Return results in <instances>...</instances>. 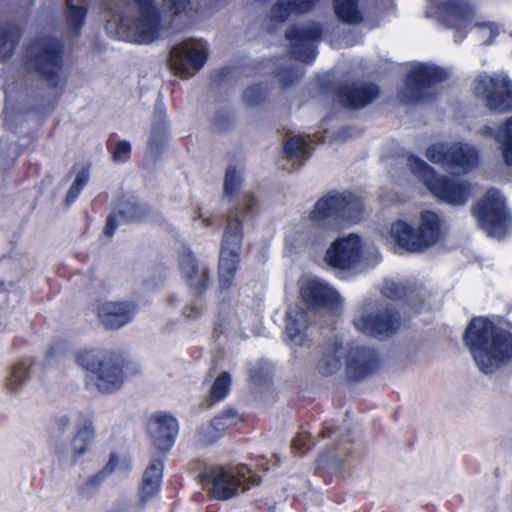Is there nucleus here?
<instances>
[{"label":"nucleus","instance_id":"1","mask_svg":"<svg viewBox=\"0 0 512 512\" xmlns=\"http://www.w3.org/2000/svg\"><path fill=\"white\" fill-rule=\"evenodd\" d=\"M464 341L477 367L484 373H493L512 360V334L487 318H473L464 333Z\"/></svg>","mask_w":512,"mask_h":512},{"label":"nucleus","instance_id":"2","mask_svg":"<svg viewBox=\"0 0 512 512\" xmlns=\"http://www.w3.org/2000/svg\"><path fill=\"white\" fill-rule=\"evenodd\" d=\"M146 429L154 447L162 453V457L152 459L143 473L140 487L142 502L148 501L160 491L164 457L175 443L179 423L171 414L160 411L151 415Z\"/></svg>","mask_w":512,"mask_h":512},{"label":"nucleus","instance_id":"3","mask_svg":"<svg viewBox=\"0 0 512 512\" xmlns=\"http://www.w3.org/2000/svg\"><path fill=\"white\" fill-rule=\"evenodd\" d=\"M76 363L93 374L94 384L101 393L119 390L125 380L128 360L120 351L84 349L75 356Z\"/></svg>","mask_w":512,"mask_h":512},{"label":"nucleus","instance_id":"4","mask_svg":"<svg viewBox=\"0 0 512 512\" xmlns=\"http://www.w3.org/2000/svg\"><path fill=\"white\" fill-rule=\"evenodd\" d=\"M379 260L377 247L354 233L336 238L324 255V262L329 267L354 274L362 272Z\"/></svg>","mask_w":512,"mask_h":512},{"label":"nucleus","instance_id":"5","mask_svg":"<svg viewBox=\"0 0 512 512\" xmlns=\"http://www.w3.org/2000/svg\"><path fill=\"white\" fill-rule=\"evenodd\" d=\"M362 217L363 204L351 192L327 194L315 203L310 213L315 226L331 231L356 224Z\"/></svg>","mask_w":512,"mask_h":512},{"label":"nucleus","instance_id":"6","mask_svg":"<svg viewBox=\"0 0 512 512\" xmlns=\"http://www.w3.org/2000/svg\"><path fill=\"white\" fill-rule=\"evenodd\" d=\"M63 57V42L50 35L32 39L25 48L26 67L52 88H57L59 85Z\"/></svg>","mask_w":512,"mask_h":512},{"label":"nucleus","instance_id":"7","mask_svg":"<svg viewBox=\"0 0 512 512\" xmlns=\"http://www.w3.org/2000/svg\"><path fill=\"white\" fill-rule=\"evenodd\" d=\"M445 231L444 220L437 213L427 210L421 213L417 230L404 221H397L391 226L390 233L400 247L410 252H421L438 243Z\"/></svg>","mask_w":512,"mask_h":512},{"label":"nucleus","instance_id":"8","mask_svg":"<svg viewBox=\"0 0 512 512\" xmlns=\"http://www.w3.org/2000/svg\"><path fill=\"white\" fill-rule=\"evenodd\" d=\"M355 329L376 338H388L397 333L402 320L397 311L377 300H366L353 317Z\"/></svg>","mask_w":512,"mask_h":512},{"label":"nucleus","instance_id":"9","mask_svg":"<svg viewBox=\"0 0 512 512\" xmlns=\"http://www.w3.org/2000/svg\"><path fill=\"white\" fill-rule=\"evenodd\" d=\"M202 480L212 485V497L225 501L235 497L239 491H246L251 486L258 485L260 476L247 465L235 467L215 466L202 474Z\"/></svg>","mask_w":512,"mask_h":512},{"label":"nucleus","instance_id":"10","mask_svg":"<svg viewBox=\"0 0 512 512\" xmlns=\"http://www.w3.org/2000/svg\"><path fill=\"white\" fill-rule=\"evenodd\" d=\"M410 171L417 176L427 189L440 201L451 205H463L471 196V186L465 181L438 177L423 160L410 155L407 158Z\"/></svg>","mask_w":512,"mask_h":512},{"label":"nucleus","instance_id":"11","mask_svg":"<svg viewBox=\"0 0 512 512\" xmlns=\"http://www.w3.org/2000/svg\"><path fill=\"white\" fill-rule=\"evenodd\" d=\"M243 241V224L238 218L229 219L225 227L218 264V281L221 290L231 288L240 262Z\"/></svg>","mask_w":512,"mask_h":512},{"label":"nucleus","instance_id":"12","mask_svg":"<svg viewBox=\"0 0 512 512\" xmlns=\"http://www.w3.org/2000/svg\"><path fill=\"white\" fill-rule=\"evenodd\" d=\"M427 14L447 28L455 29L454 41L460 43L465 39L477 9L470 0H440L428 8Z\"/></svg>","mask_w":512,"mask_h":512},{"label":"nucleus","instance_id":"13","mask_svg":"<svg viewBox=\"0 0 512 512\" xmlns=\"http://www.w3.org/2000/svg\"><path fill=\"white\" fill-rule=\"evenodd\" d=\"M426 157L434 164L456 173H467L477 167L479 153L469 143H436L427 149Z\"/></svg>","mask_w":512,"mask_h":512},{"label":"nucleus","instance_id":"14","mask_svg":"<svg viewBox=\"0 0 512 512\" xmlns=\"http://www.w3.org/2000/svg\"><path fill=\"white\" fill-rule=\"evenodd\" d=\"M473 215L478 226L490 237L502 238L509 227L510 218L505 209L504 198L497 189L491 188L487 191L473 208Z\"/></svg>","mask_w":512,"mask_h":512},{"label":"nucleus","instance_id":"15","mask_svg":"<svg viewBox=\"0 0 512 512\" xmlns=\"http://www.w3.org/2000/svg\"><path fill=\"white\" fill-rule=\"evenodd\" d=\"M447 76L445 70L432 64L412 65L406 76L404 88L399 93L400 101L413 103L428 99L433 95V86L444 81Z\"/></svg>","mask_w":512,"mask_h":512},{"label":"nucleus","instance_id":"16","mask_svg":"<svg viewBox=\"0 0 512 512\" xmlns=\"http://www.w3.org/2000/svg\"><path fill=\"white\" fill-rule=\"evenodd\" d=\"M472 89L475 95L485 98L488 109L499 113L512 111V80L504 72L479 74Z\"/></svg>","mask_w":512,"mask_h":512},{"label":"nucleus","instance_id":"17","mask_svg":"<svg viewBox=\"0 0 512 512\" xmlns=\"http://www.w3.org/2000/svg\"><path fill=\"white\" fill-rule=\"evenodd\" d=\"M300 295L303 302L312 309H326L331 313H337L341 309L339 293L319 278L303 280L300 284Z\"/></svg>","mask_w":512,"mask_h":512},{"label":"nucleus","instance_id":"18","mask_svg":"<svg viewBox=\"0 0 512 512\" xmlns=\"http://www.w3.org/2000/svg\"><path fill=\"white\" fill-rule=\"evenodd\" d=\"M208 58L204 49L191 47L188 42H181L172 47L170 52V67L180 77H189L199 71Z\"/></svg>","mask_w":512,"mask_h":512},{"label":"nucleus","instance_id":"19","mask_svg":"<svg viewBox=\"0 0 512 512\" xmlns=\"http://www.w3.org/2000/svg\"><path fill=\"white\" fill-rule=\"evenodd\" d=\"M179 269L187 286L197 295L206 291L210 283L209 268L198 261L194 253L184 247L178 258Z\"/></svg>","mask_w":512,"mask_h":512},{"label":"nucleus","instance_id":"20","mask_svg":"<svg viewBox=\"0 0 512 512\" xmlns=\"http://www.w3.org/2000/svg\"><path fill=\"white\" fill-rule=\"evenodd\" d=\"M321 33V27L314 22L290 28V58L295 56L302 63L312 61L315 57L314 42L320 38Z\"/></svg>","mask_w":512,"mask_h":512},{"label":"nucleus","instance_id":"21","mask_svg":"<svg viewBox=\"0 0 512 512\" xmlns=\"http://www.w3.org/2000/svg\"><path fill=\"white\" fill-rule=\"evenodd\" d=\"M137 306L128 301H106L98 305L97 317L107 330H117L132 321Z\"/></svg>","mask_w":512,"mask_h":512},{"label":"nucleus","instance_id":"22","mask_svg":"<svg viewBox=\"0 0 512 512\" xmlns=\"http://www.w3.org/2000/svg\"><path fill=\"white\" fill-rule=\"evenodd\" d=\"M118 206V210L113 211L106 218L103 234L108 238L114 235L118 226V218L124 223H139L144 221L151 212L148 204L130 199L121 200Z\"/></svg>","mask_w":512,"mask_h":512},{"label":"nucleus","instance_id":"23","mask_svg":"<svg viewBox=\"0 0 512 512\" xmlns=\"http://www.w3.org/2000/svg\"><path fill=\"white\" fill-rule=\"evenodd\" d=\"M377 367L378 357L373 349L353 346L348 350L346 372L349 379L358 381L375 372Z\"/></svg>","mask_w":512,"mask_h":512},{"label":"nucleus","instance_id":"24","mask_svg":"<svg viewBox=\"0 0 512 512\" xmlns=\"http://www.w3.org/2000/svg\"><path fill=\"white\" fill-rule=\"evenodd\" d=\"M345 353L343 337L333 334L325 339L319 348V357L316 369L323 376L337 373L342 367V358Z\"/></svg>","mask_w":512,"mask_h":512},{"label":"nucleus","instance_id":"25","mask_svg":"<svg viewBox=\"0 0 512 512\" xmlns=\"http://www.w3.org/2000/svg\"><path fill=\"white\" fill-rule=\"evenodd\" d=\"M162 29L160 12L139 14L128 27L126 38L136 44H150L158 39Z\"/></svg>","mask_w":512,"mask_h":512},{"label":"nucleus","instance_id":"26","mask_svg":"<svg viewBox=\"0 0 512 512\" xmlns=\"http://www.w3.org/2000/svg\"><path fill=\"white\" fill-rule=\"evenodd\" d=\"M379 93L376 85L366 82L354 83L344 86L339 91L341 104L350 109H360L370 104Z\"/></svg>","mask_w":512,"mask_h":512},{"label":"nucleus","instance_id":"27","mask_svg":"<svg viewBox=\"0 0 512 512\" xmlns=\"http://www.w3.org/2000/svg\"><path fill=\"white\" fill-rule=\"evenodd\" d=\"M94 438L95 429L92 415L80 413L76 422V431L71 440L73 463H76L89 451Z\"/></svg>","mask_w":512,"mask_h":512},{"label":"nucleus","instance_id":"28","mask_svg":"<svg viewBox=\"0 0 512 512\" xmlns=\"http://www.w3.org/2000/svg\"><path fill=\"white\" fill-rule=\"evenodd\" d=\"M482 136H494L505 165L512 167V116L507 118L496 131L490 126L480 129Z\"/></svg>","mask_w":512,"mask_h":512},{"label":"nucleus","instance_id":"29","mask_svg":"<svg viewBox=\"0 0 512 512\" xmlns=\"http://www.w3.org/2000/svg\"><path fill=\"white\" fill-rule=\"evenodd\" d=\"M20 29L11 24L0 25V61L10 59L20 41Z\"/></svg>","mask_w":512,"mask_h":512},{"label":"nucleus","instance_id":"30","mask_svg":"<svg viewBox=\"0 0 512 512\" xmlns=\"http://www.w3.org/2000/svg\"><path fill=\"white\" fill-rule=\"evenodd\" d=\"M87 14L86 6L76 5L71 0H66L65 19L73 36H80Z\"/></svg>","mask_w":512,"mask_h":512},{"label":"nucleus","instance_id":"31","mask_svg":"<svg viewBox=\"0 0 512 512\" xmlns=\"http://www.w3.org/2000/svg\"><path fill=\"white\" fill-rule=\"evenodd\" d=\"M275 375V367L267 361H259L249 370V383L256 387L262 388L272 384Z\"/></svg>","mask_w":512,"mask_h":512},{"label":"nucleus","instance_id":"32","mask_svg":"<svg viewBox=\"0 0 512 512\" xmlns=\"http://www.w3.org/2000/svg\"><path fill=\"white\" fill-rule=\"evenodd\" d=\"M360 0H334L335 15L346 24H357L362 20L358 9Z\"/></svg>","mask_w":512,"mask_h":512},{"label":"nucleus","instance_id":"33","mask_svg":"<svg viewBox=\"0 0 512 512\" xmlns=\"http://www.w3.org/2000/svg\"><path fill=\"white\" fill-rule=\"evenodd\" d=\"M307 328L308 318L306 313H298L293 322H290V347L292 345L306 346L310 344V339L306 333Z\"/></svg>","mask_w":512,"mask_h":512},{"label":"nucleus","instance_id":"34","mask_svg":"<svg viewBox=\"0 0 512 512\" xmlns=\"http://www.w3.org/2000/svg\"><path fill=\"white\" fill-rule=\"evenodd\" d=\"M473 30L478 41L483 44H491L499 33V28L494 22L481 20L476 14L473 23L468 27V32Z\"/></svg>","mask_w":512,"mask_h":512},{"label":"nucleus","instance_id":"35","mask_svg":"<svg viewBox=\"0 0 512 512\" xmlns=\"http://www.w3.org/2000/svg\"><path fill=\"white\" fill-rule=\"evenodd\" d=\"M90 178V164L87 163L76 174V177L65 196V204L70 206L79 197Z\"/></svg>","mask_w":512,"mask_h":512},{"label":"nucleus","instance_id":"36","mask_svg":"<svg viewBox=\"0 0 512 512\" xmlns=\"http://www.w3.org/2000/svg\"><path fill=\"white\" fill-rule=\"evenodd\" d=\"M119 463V458L116 453H111L108 462L106 465L98 471L96 474L89 477L85 483L82 485V491H89L90 489L95 490L99 487V485L105 480V478L110 475L117 467Z\"/></svg>","mask_w":512,"mask_h":512},{"label":"nucleus","instance_id":"37","mask_svg":"<svg viewBox=\"0 0 512 512\" xmlns=\"http://www.w3.org/2000/svg\"><path fill=\"white\" fill-rule=\"evenodd\" d=\"M30 363L19 361L13 365L10 375L6 380V388L11 391H17L29 378Z\"/></svg>","mask_w":512,"mask_h":512},{"label":"nucleus","instance_id":"38","mask_svg":"<svg viewBox=\"0 0 512 512\" xmlns=\"http://www.w3.org/2000/svg\"><path fill=\"white\" fill-rule=\"evenodd\" d=\"M290 163L297 162L301 166L310 157V146L308 140L300 135L290 136Z\"/></svg>","mask_w":512,"mask_h":512},{"label":"nucleus","instance_id":"39","mask_svg":"<svg viewBox=\"0 0 512 512\" xmlns=\"http://www.w3.org/2000/svg\"><path fill=\"white\" fill-rule=\"evenodd\" d=\"M269 94V88L262 83H256L248 86L242 95L246 106L254 107L263 104Z\"/></svg>","mask_w":512,"mask_h":512},{"label":"nucleus","instance_id":"40","mask_svg":"<svg viewBox=\"0 0 512 512\" xmlns=\"http://www.w3.org/2000/svg\"><path fill=\"white\" fill-rule=\"evenodd\" d=\"M231 376L228 372H221L214 380L209 396L213 402H220L224 400L230 392L231 388Z\"/></svg>","mask_w":512,"mask_h":512},{"label":"nucleus","instance_id":"41","mask_svg":"<svg viewBox=\"0 0 512 512\" xmlns=\"http://www.w3.org/2000/svg\"><path fill=\"white\" fill-rule=\"evenodd\" d=\"M242 185V177L238 174L235 166H228L224 179V195L229 199H234Z\"/></svg>","mask_w":512,"mask_h":512},{"label":"nucleus","instance_id":"42","mask_svg":"<svg viewBox=\"0 0 512 512\" xmlns=\"http://www.w3.org/2000/svg\"><path fill=\"white\" fill-rule=\"evenodd\" d=\"M241 421H243V419L238 415L237 411L229 408L224 410L220 415L214 417L211 420V425L217 431H225Z\"/></svg>","mask_w":512,"mask_h":512},{"label":"nucleus","instance_id":"43","mask_svg":"<svg viewBox=\"0 0 512 512\" xmlns=\"http://www.w3.org/2000/svg\"><path fill=\"white\" fill-rule=\"evenodd\" d=\"M107 149L111 153L113 162L124 163L131 158L132 147L126 140H120L114 144L109 140L107 142Z\"/></svg>","mask_w":512,"mask_h":512},{"label":"nucleus","instance_id":"44","mask_svg":"<svg viewBox=\"0 0 512 512\" xmlns=\"http://www.w3.org/2000/svg\"><path fill=\"white\" fill-rule=\"evenodd\" d=\"M239 213L244 217H253L257 213L258 200L251 192L242 194L239 203Z\"/></svg>","mask_w":512,"mask_h":512},{"label":"nucleus","instance_id":"45","mask_svg":"<svg viewBox=\"0 0 512 512\" xmlns=\"http://www.w3.org/2000/svg\"><path fill=\"white\" fill-rule=\"evenodd\" d=\"M190 4V0H162V9L166 14L178 16L182 14Z\"/></svg>","mask_w":512,"mask_h":512},{"label":"nucleus","instance_id":"46","mask_svg":"<svg viewBox=\"0 0 512 512\" xmlns=\"http://www.w3.org/2000/svg\"><path fill=\"white\" fill-rule=\"evenodd\" d=\"M382 294L391 299H399L406 295L405 287L394 281H385L381 288Z\"/></svg>","mask_w":512,"mask_h":512},{"label":"nucleus","instance_id":"47","mask_svg":"<svg viewBox=\"0 0 512 512\" xmlns=\"http://www.w3.org/2000/svg\"><path fill=\"white\" fill-rule=\"evenodd\" d=\"M319 0H290V14L304 13L313 9Z\"/></svg>","mask_w":512,"mask_h":512},{"label":"nucleus","instance_id":"48","mask_svg":"<svg viewBox=\"0 0 512 512\" xmlns=\"http://www.w3.org/2000/svg\"><path fill=\"white\" fill-rule=\"evenodd\" d=\"M273 76L278 80L282 89L288 88V64L278 65L273 71Z\"/></svg>","mask_w":512,"mask_h":512},{"label":"nucleus","instance_id":"49","mask_svg":"<svg viewBox=\"0 0 512 512\" xmlns=\"http://www.w3.org/2000/svg\"><path fill=\"white\" fill-rule=\"evenodd\" d=\"M230 74H231V67H229V66L221 67L220 69L216 70L211 75V84H213L217 87L221 86L227 80V78L229 77Z\"/></svg>","mask_w":512,"mask_h":512},{"label":"nucleus","instance_id":"50","mask_svg":"<svg viewBox=\"0 0 512 512\" xmlns=\"http://www.w3.org/2000/svg\"><path fill=\"white\" fill-rule=\"evenodd\" d=\"M290 447L303 454L310 448L309 437L306 434H298L290 443Z\"/></svg>","mask_w":512,"mask_h":512},{"label":"nucleus","instance_id":"51","mask_svg":"<svg viewBox=\"0 0 512 512\" xmlns=\"http://www.w3.org/2000/svg\"><path fill=\"white\" fill-rule=\"evenodd\" d=\"M70 426V418L66 415L58 416L54 419L51 427L52 434H63Z\"/></svg>","mask_w":512,"mask_h":512},{"label":"nucleus","instance_id":"52","mask_svg":"<svg viewBox=\"0 0 512 512\" xmlns=\"http://www.w3.org/2000/svg\"><path fill=\"white\" fill-rule=\"evenodd\" d=\"M139 10V14L159 12L155 0H131Z\"/></svg>","mask_w":512,"mask_h":512},{"label":"nucleus","instance_id":"53","mask_svg":"<svg viewBox=\"0 0 512 512\" xmlns=\"http://www.w3.org/2000/svg\"><path fill=\"white\" fill-rule=\"evenodd\" d=\"M183 314L187 318H197L200 315V309L196 305H187L183 309Z\"/></svg>","mask_w":512,"mask_h":512},{"label":"nucleus","instance_id":"54","mask_svg":"<svg viewBox=\"0 0 512 512\" xmlns=\"http://www.w3.org/2000/svg\"><path fill=\"white\" fill-rule=\"evenodd\" d=\"M281 156L283 160H288V132L283 135Z\"/></svg>","mask_w":512,"mask_h":512},{"label":"nucleus","instance_id":"55","mask_svg":"<svg viewBox=\"0 0 512 512\" xmlns=\"http://www.w3.org/2000/svg\"><path fill=\"white\" fill-rule=\"evenodd\" d=\"M202 223H203V225H204V226H206V227H210V226H212V225H213V221H212V219H211V218H209V217H208V218H204V219L202 220Z\"/></svg>","mask_w":512,"mask_h":512},{"label":"nucleus","instance_id":"56","mask_svg":"<svg viewBox=\"0 0 512 512\" xmlns=\"http://www.w3.org/2000/svg\"><path fill=\"white\" fill-rule=\"evenodd\" d=\"M303 68L302 67H299L296 69V77L295 78H300L302 75H303Z\"/></svg>","mask_w":512,"mask_h":512},{"label":"nucleus","instance_id":"57","mask_svg":"<svg viewBox=\"0 0 512 512\" xmlns=\"http://www.w3.org/2000/svg\"><path fill=\"white\" fill-rule=\"evenodd\" d=\"M291 166H295L296 168H299V167H300V166H297V162H295V161H292V162L290 163L289 171H292Z\"/></svg>","mask_w":512,"mask_h":512},{"label":"nucleus","instance_id":"58","mask_svg":"<svg viewBox=\"0 0 512 512\" xmlns=\"http://www.w3.org/2000/svg\"><path fill=\"white\" fill-rule=\"evenodd\" d=\"M284 318L288 319V309L284 312Z\"/></svg>","mask_w":512,"mask_h":512},{"label":"nucleus","instance_id":"59","mask_svg":"<svg viewBox=\"0 0 512 512\" xmlns=\"http://www.w3.org/2000/svg\"><path fill=\"white\" fill-rule=\"evenodd\" d=\"M284 36L288 39V29L285 30Z\"/></svg>","mask_w":512,"mask_h":512},{"label":"nucleus","instance_id":"60","mask_svg":"<svg viewBox=\"0 0 512 512\" xmlns=\"http://www.w3.org/2000/svg\"><path fill=\"white\" fill-rule=\"evenodd\" d=\"M289 78H290V82H291V81H292V78H293V76H292V71H291V70H290Z\"/></svg>","mask_w":512,"mask_h":512},{"label":"nucleus","instance_id":"61","mask_svg":"<svg viewBox=\"0 0 512 512\" xmlns=\"http://www.w3.org/2000/svg\"><path fill=\"white\" fill-rule=\"evenodd\" d=\"M288 330V325L285 326L283 334Z\"/></svg>","mask_w":512,"mask_h":512},{"label":"nucleus","instance_id":"62","mask_svg":"<svg viewBox=\"0 0 512 512\" xmlns=\"http://www.w3.org/2000/svg\"><path fill=\"white\" fill-rule=\"evenodd\" d=\"M284 241H285L286 243H288V237H285V238H284Z\"/></svg>","mask_w":512,"mask_h":512}]
</instances>
